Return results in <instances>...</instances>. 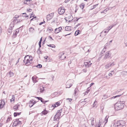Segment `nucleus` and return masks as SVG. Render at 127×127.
<instances>
[{"mask_svg":"<svg viewBox=\"0 0 127 127\" xmlns=\"http://www.w3.org/2000/svg\"><path fill=\"white\" fill-rule=\"evenodd\" d=\"M10 77H12L14 75V73L10 71L8 73Z\"/></svg>","mask_w":127,"mask_h":127,"instance_id":"nucleus-27","label":"nucleus"},{"mask_svg":"<svg viewBox=\"0 0 127 127\" xmlns=\"http://www.w3.org/2000/svg\"><path fill=\"white\" fill-rule=\"evenodd\" d=\"M31 1L30 0H26L24 2V3L25 4H29L30 2Z\"/></svg>","mask_w":127,"mask_h":127,"instance_id":"nucleus-24","label":"nucleus"},{"mask_svg":"<svg viewBox=\"0 0 127 127\" xmlns=\"http://www.w3.org/2000/svg\"><path fill=\"white\" fill-rule=\"evenodd\" d=\"M72 83H69V82H68L67 83V84L66 85V88H69L71 86H72Z\"/></svg>","mask_w":127,"mask_h":127,"instance_id":"nucleus-19","label":"nucleus"},{"mask_svg":"<svg viewBox=\"0 0 127 127\" xmlns=\"http://www.w3.org/2000/svg\"><path fill=\"white\" fill-rule=\"evenodd\" d=\"M107 122V118H106V117L105 118V124Z\"/></svg>","mask_w":127,"mask_h":127,"instance_id":"nucleus-50","label":"nucleus"},{"mask_svg":"<svg viewBox=\"0 0 127 127\" xmlns=\"http://www.w3.org/2000/svg\"><path fill=\"white\" fill-rule=\"evenodd\" d=\"M125 124V122L121 120L118 121L116 124L115 125V127H122Z\"/></svg>","mask_w":127,"mask_h":127,"instance_id":"nucleus-5","label":"nucleus"},{"mask_svg":"<svg viewBox=\"0 0 127 127\" xmlns=\"http://www.w3.org/2000/svg\"><path fill=\"white\" fill-rule=\"evenodd\" d=\"M90 91V90H87V91L85 93H84V95H86L88 94V93H89V92Z\"/></svg>","mask_w":127,"mask_h":127,"instance_id":"nucleus-46","label":"nucleus"},{"mask_svg":"<svg viewBox=\"0 0 127 127\" xmlns=\"http://www.w3.org/2000/svg\"><path fill=\"white\" fill-rule=\"evenodd\" d=\"M36 103V101L33 99H32L30 101V104H32L31 105V107H32L34 105L35 103Z\"/></svg>","mask_w":127,"mask_h":127,"instance_id":"nucleus-18","label":"nucleus"},{"mask_svg":"<svg viewBox=\"0 0 127 127\" xmlns=\"http://www.w3.org/2000/svg\"><path fill=\"white\" fill-rule=\"evenodd\" d=\"M125 44L126 46H127V39L125 41Z\"/></svg>","mask_w":127,"mask_h":127,"instance_id":"nucleus-47","label":"nucleus"},{"mask_svg":"<svg viewBox=\"0 0 127 127\" xmlns=\"http://www.w3.org/2000/svg\"><path fill=\"white\" fill-rule=\"evenodd\" d=\"M40 100H41V102H43V103H45V102H44V101H43L42 100V99H40Z\"/></svg>","mask_w":127,"mask_h":127,"instance_id":"nucleus-61","label":"nucleus"},{"mask_svg":"<svg viewBox=\"0 0 127 127\" xmlns=\"http://www.w3.org/2000/svg\"><path fill=\"white\" fill-rule=\"evenodd\" d=\"M47 46L49 47H52V48H55V46L53 44L49 45H48Z\"/></svg>","mask_w":127,"mask_h":127,"instance_id":"nucleus-38","label":"nucleus"},{"mask_svg":"<svg viewBox=\"0 0 127 127\" xmlns=\"http://www.w3.org/2000/svg\"><path fill=\"white\" fill-rule=\"evenodd\" d=\"M97 102L96 100H95L94 101V103L93 105V108H96L97 107Z\"/></svg>","mask_w":127,"mask_h":127,"instance_id":"nucleus-25","label":"nucleus"},{"mask_svg":"<svg viewBox=\"0 0 127 127\" xmlns=\"http://www.w3.org/2000/svg\"><path fill=\"white\" fill-rule=\"evenodd\" d=\"M113 27V26H110L107 27V30L109 31Z\"/></svg>","mask_w":127,"mask_h":127,"instance_id":"nucleus-37","label":"nucleus"},{"mask_svg":"<svg viewBox=\"0 0 127 127\" xmlns=\"http://www.w3.org/2000/svg\"><path fill=\"white\" fill-rule=\"evenodd\" d=\"M12 30H11L8 29V32L9 33V34H11V32H12Z\"/></svg>","mask_w":127,"mask_h":127,"instance_id":"nucleus-41","label":"nucleus"},{"mask_svg":"<svg viewBox=\"0 0 127 127\" xmlns=\"http://www.w3.org/2000/svg\"><path fill=\"white\" fill-rule=\"evenodd\" d=\"M62 29V28L61 27H60L58 28H56L54 31V32L55 33H57L60 32Z\"/></svg>","mask_w":127,"mask_h":127,"instance_id":"nucleus-13","label":"nucleus"},{"mask_svg":"<svg viewBox=\"0 0 127 127\" xmlns=\"http://www.w3.org/2000/svg\"><path fill=\"white\" fill-rule=\"evenodd\" d=\"M21 21V19H19L17 20V23H18L20 22Z\"/></svg>","mask_w":127,"mask_h":127,"instance_id":"nucleus-57","label":"nucleus"},{"mask_svg":"<svg viewBox=\"0 0 127 127\" xmlns=\"http://www.w3.org/2000/svg\"><path fill=\"white\" fill-rule=\"evenodd\" d=\"M42 67V65L40 64H38L37 66H36V67L39 68H40L41 67Z\"/></svg>","mask_w":127,"mask_h":127,"instance_id":"nucleus-43","label":"nucleus"},{"mask_svg":"<svg viewBox=\"0 0 127 127\" xmlns=\"http://www.w3.org/2000/svg\"><path fill=\"white\" fill-rule=\"evenodd\" d=\"M92 63H91V61L86 60L84 62V65L86 67H88L91 66Z\"/></svg>","mask_w":127,"mask_h":127,"instance_id":"nucleus-10","label":"nucleus"},{"mask_svg":"<svg viewBox=\"0 0 127 127\" xmlns=\"http://www.w3.org/2000/svg\"><path fill=\"white\" fill-rule=\"evenodd\" d=\"M4 101L1 100L0 101V107L1 108H2L5 105Z\"/></svg>","mask_w":127,"mask_h":127,"instance_id":"nucleus-15","label":"nucleus"},{"mask_svg":"<svg viewBox=\"0 0 127 127\" xmlns=\"http://www.w3.org/2000/svg\"><path fill=\"white\" fill-rule=\"evenodd\" d=\"M101 123L100 121H99L98 123H97L96 127H100L101 125Z\"/></svg>","mask_w":127,"mask_h":127,"instance_id":"nucleus-29","label":"nucleus"},{"mask_svg":"<svg viewBox=\"0 0 127 127\" xmlns=\"http://www.w3.org/2000/svg\"><path fill=\"white\" fill-rule=\"evenodd\" d=\"M13 27L14 26H10L9 28L8 29L12 30L13 29Z\"/></svg>","mask_w":127,"mask_h":127,"instance_id":"nucleus-45","label":"nucleus"},{"mask_svg":"<svg viewBox=\"0 0 127 127\" xmlns=\"http://www.w3.org/2000/svg\"><path fill=\"white\" fill-rule=\"evenodd\" d=\"M78 91V89L77 88H76L74 90V94L75 95L77 93V92Z\"/></svg>","mask_w":127,"mask_h":127,"instance_id":"nucleus-39","label":"nucleus"},{"mask_svg":"<svg viewBox=\"0 0 127 127\" xmlns=\"http://www.w3.org/2000/svg\"><path fill=\"white\" fill-rule=\"evenodd\" d=\"M19 107L20 105H16L13 107V109L14 110H19Z\"/></svg>","mask_w":127,"mask_h":127,"instance_id":"nucleus-17","label":"nucleus"},{"mask_svg":"<svg viewBox=\"0 0 127 127\" xmlns=\"http://www.w3.org/2000/svg\"><path fill=\"white\" fill-rule=\"evenodd\" d=\"M19 30L18 29H16V30L15 32H14V34L15 35H16L19 32Z\"/></svg>","mask_w":127,"mask_h":127,"instance_id":"nucleus-33","label":"nucleus"},{"mask_svg":"<svg viewBox=\"0 0 127 127\" xmlns=\"http://www.w3.org/2000/svg\"><path fill=\"white\" fill-rule=\"evenodd\" d=\"M48 56H45V57H44V58L46 59H47V58H48Z\"/></svg>","mask_w":127,"mask_h":127,"instance_id":"nucleus-64","label":"nucleus"},{"mask_svg":"<svg viewBox=\"0 0 127 127\" xmlns=\"http://www.w3.org/2000/svg\"><path fill=\"white\" fill-rule=\"evenodd\" d=\"M80 32V31L79 30H78L76 31L75 34V35H78L79 33V32Z\"/></svg>","mask_w":127,"mask_h":127,"instance_id":"nucleus-32","label":"nucleus"},{"mask_svg":"<svg viewBox=\"0 0 127 127\" xmlns=\"http://www.w3.org/2000/svg\"><path fill=\"white\" fill-rule=\"evenodd\" d=\"M29 32L31 33H33L34 31V29L32 27H31L29 29Z\"/></svg>","mask_w":127,"mask_h":127,"instance_id":"nucleus-20","label":"nucleus"},{"mask_svg":"<svg viewBox=\"0 0 127 127\" xmlns=\"http://www.w3.org/2000/svg\"><path fill=\"white\" fill-rule=\"evenodd\" d=\"M54 13H52L47 16L46 18L48 21H49L52 19L53 17Z\"/></svg>","mask_w":127,"mask_h":127,"instance_id":"nucleus-11","label":"nucleus"},{"mask_svg":"<svg viewBox=\"0 0 127 127\" xmlns=\"http://www.w3.org/2000/svg\"><path fill=\"white\" fill-rule=\"evenodd\" d=\"M57 107L58 106L60 105L61 104V103L59 102H58L56 103L55 104Z\"/></svg>","mask_w":127,"mask_h":127,"instance_id":"nucleus-36","label":"nucleus"},{"mask_svg":"<svg viewBox=\"0 0 127 127\" xmlns=\"http://www.w3.org/2000/svg\"><path fill=\"white\" fill-rule=\"evenodd\" d=\"M11 120V117H8L6 120V122H9V121Z\"/></svg>","mask_w":127,"mask_h":127,"instance_id":"nucleus-42","label":"nucleus"},{"mask_svg":"<svg viewBox=\"0 0 127 127\" xmlns=\"http://www.w3.org/2000/svg\"><path fill=\"white\" fill-rule=\"evenodd\" d=\"M59 14L61 15L63 14L65 12V10L63 7H61L59 8L58 10Z\"/></svg>","mask_w":127,"mask_h":127,"instance_id":"nucleus-8","label":"nucleus"},{"mask_svg":"<svg viewBox=\"0 0 127 127\" xmlns=\"http://www.w3.org/2000/svg\"><path fill=\"white\" fill-rule=\"evenodd\" d=\"M21 122L19 121V119H16L13 123V126H16L18 124H21Z\"/></svg>","mask_w":127,"mask_h":127,"instance_id":"nucleus-12","label":"nucleus"},{"mask_svg":"<svg viewBox=\"0 0 127 127\" xmlns=\"http://www.w3.org/2000/svg\"><path fill=\"white\" fill-rule=\"evenodd\" d=\"M94 84V83H92L90 85L89 87H91L92 85H93Z\"/></svg>","mask_w":127,"mask_h":127,"instance_id":"nucleus-56","label":"nucleus"},{"mask_svg":"<svg viewBox=\"0 0 127 127\" xmlns=\"http://www.w3.org/2000/svg\"><path fill=\"white\" fill-rule=\"evenodd\" d=\"M105 49L106 48H104L102 51V53H105Z\"/></svg>","mask_w":127,"mask_h":127,"instance_id":"nucleus-48","label":"nucleus"},{"mask_svg":"<svg viewBox=\"0 0 127 127\" xmlns=\"http://www.w3.org/2000/svg\"><path fill=\"white\" fill-rule=\"evenodd\" d=\"M45 22L44 21H43V22H40L39 23V25H41L43 24H45Z\"/></svg>","mask_w":127,"mask_h":127,"instance_id":"nucleus-44","label":"nucleus"},{"mask_svg":"<svg viewBox=\"0 0 127 127\" xmlns=\"http://www.w3.org/2000/svg\"><path fill=\"white\" fill-rule=\"evenodd\" d=\"M104 59L106 60L110 58L111 56V54L110 51L106 52L103 55Z\"/></svg>","mask_w":127,"mask_h":127,"instance_id":"nucleus-6","label":"nucleus"},{"mask_svg":"<svg viewBox=\"0 0 127 127\" xmlns=\"http://www.w3.org/2000/svg\"><path fill=\"white\" fill-rule=\"evenodd\" d=\"M44 90V87L40 86L37 89V93L39 94L42 93Z\"/></svg>","mask_w":127,"mask_h":127,"instance_id":"nucleus-9","label":"nucleus"},{"mask_svg":"<svg viewBox=\"0 0 127 127\" xmlns=\"http://www.w3.org/2000/svg\"><path fill=\"white\" fill-rule=\"evenodd\" d=\"M84 4L83 3H82L80 5V8H82V9H83L84 7Z\"/></svg>","mask_w":127,"mask_h":127,"instance_id":"nucleus-31","label":"nucleus"},{"mask_svg":"<svg viewBox=\"0 0 127 127\" xmlns=\"http://www.w3.org/2000/svg\"><path fill=\"white\" fill-rule=\"evenodd\" d=\"M122 74L124 75H126L127 74V71H123L122 72Z\"/></svg>","mask_w":127,"mask_h":127,"instance_id":"nucleus-40","label":"nucleus"},{"mask_svg":"<svg viewBox=\"0 0 127 127\" xmlns=\"http://www.w3.org/2000/svg\"><path fill=\"white\" fill-rule=\"evenodd\" d=\"M32 9L30 8H28L27 9V12H31L32 11Z\"/></svg>","mask_w":127,"mask_h":127,"instance_id":"nucleus-34","label":"nucleus"},{"mask_svg":"<svg viewBox=\"0 0 127 127\" xmlns=\"http://www.w3.org/2000/svg\"><path fill=\"white\" fill-rule=\"evenodd\" d=\"M67 100H68L70 102L71 101H72V99L71 98H67L66 99Z\"/></svg>","mask_w":127,"mask_h":127,"instance_id":"nucleus-52","label":"nucleus"},{"mask_svg":"<svg viewBox=\"0 0 127 127\" xmlns=\"http://www.w3.org/2000/svg\"><path fill=\"white\" fill-rule=\"evenodd\" d=\"M72 28L70 27L67 26L65 27V30L66 31H71Z\"/></svg>","mask_w":127,"mask_h":127,"instance_id":"nucleus-21","label":"nucleus"},{"mask_svg":"<svg viewBox=\"0 0 127 127\" xmlns=\"http://www.w3.org/2000/svg\"><path fill=\"white\" fill-rule=\"evenodd\" d=\"M120 96V95H117V96H115L113 97L114 98H115L116 97H117L119 96Z\"/></svg>","mask_w":127,"mask_h":127,"instance_id":"nucleus-59","label":"nucleus"},{"mask_svg":"<svg viewBox=\"0 0 127 127\" xmlns=\"http://www.w3.org/2000/svg\"><path fill=\"white\" fill-rule=\"evenodd\" d=\"M49 37L50 38V39H52V40H53V39H52V37L50 36H49Z\"/></svg>","mask_w":127,"mask_h":127,"instance_id":"nucleus-63","label":"nucleus"},{"mask_svg":"<svg viewBox=\"0 0 127 127\" xmlns=\"http://www.w3.org/2000/svg\"><path fill=\"white\" fill-rule=\"evenodd\" d=\"M48 30L51 32L53 30V29L51 28H48Z\"/></svg>","mask_w":127,"mask_h":127,"instance_id":"nucleus-51","label":"nucleus"},{"mask_svg":"<svg viewBox=\"0 0 127 127\" xmlns=\"http://www.w3.org/2000/svg\"><path fill=\"white\" fill-rule=\"evenodd\" d=\"M114 65L113 62H110L106 64L104 66V69L106 70H108L112 66Z\"/></svg>","mask_w":127,"mask_h":127,"instance_id":"nucleus-7","label":"nucleus"},{"mask_svg":"<svg viewBox=\"0 0 127 127\" xmlns=\"http://www.w3.org/2000/svg\"><path fill=\"white\" fill-rule=\"evenodd\" d=\"M125 103L124 101H118L115 105V109L117 111L122 109L124 107Z\"/></svg>","mask_w":127,"mask_h":127,"instance_id":"nucleus-1","label":"nucleus"},{"mask_svg":"<svg viewBox=\"0 0 127 127\" xmlns=\"http://www.w3.org/2000/svg\"><path fill=\"white\" fill-rule=\"evenodd\" d=\"M21 113V112L18 113H16L15 112L14 113V116L15 117L17 116L18 115H19Z\"/></svg>","mask_w":127,"mask_h":127,"instance_id":"nucleus-35","label":"nucleus"},{"mask_svg":"<svg viewBox=\"0 0 127 127\" xmlns=\"http://www.w3.org/2000/svg\"><path fill=\"white\" fill-rule=\"evenodd\" d=\"M65 17V20L67 22L71 21L73 20V17L71 15L68 13L66 14Z\"/></svg>","mask_w":127,"mask_h":127,"instance_id":"nucleus-4","label":"nucleus"},{"mask_svg":"<svg viewBox=\"0 0 127 127\" xmlns=\"http://www.w3.org/2000/svg\"><path fill=\"white\" fill-rule=\"evenodd\" d=\"M98 5V4H96V5H94L93 6L94 7H93V8H95V6H97V5Z\"/></svg>","mask_w":127,"mask_h":127,"instance_id":"nucleus-60","label":"nucleus"},{"mask_svg":"<svg viewBox=\"0 0 127 127\" xmlns=\"http://www.w3.org/2000/svg\"><path fill=\"white\" fill-rule=\"evenodd\" d=\"M52 107H53V108H53L57 107V106H56V105H55V104L52 105Z\"/></svg>","mask_w":127,"mask_h":127,"instance_id":"nucleus-54","label":"nucleus"},{"mask_svg":"<svg viewBox=\"0 0 127 127\" xmlns=\"http://www.w3.org/2000/svg\"><path fill=\"white\" fill-rule=\"evenodd\" d=\"M24 59V62L26 65L28 66L32 63V58L31 56L26 55Z\"/></svg>","mask_w":127,"mask_h":127,"instance_id":"nucleus-2","label":"nucleus"},{"mask_svg":"<svg viewBox=\"0 0 127 127\" xmlns=\"http://www.w3.org/2000/svg\"><path fill=\"white\" fill-rule=\"evenodd\" d=\"M62 111V110L61 109L58 111L56 115L55 116L54 118V121H57L59 120L61 116V114Z\"/></svg>","mask_w":127,"mask_h":127,"instance_id":"nucleus-3","label":"nucleus"},{"mask_svg":"<svg viewBox=\"0 0 127 127\" xmlns=\"http://www.w3.org/2000/svg\"><path fill=\"white\" fill-rule=\"evenodd\" d=\"M106 31H105L104 32L105 33H107L109 31L107 29H106Z\"/></svg>","mask_w":127,"mask_h":127,"instance_id":"nucleus-53","label":"nucleus"},{"mask_svg":"<svg viewBox=\"0 0 127 127\" xmlns=\"http://www.w3.org/2000/svg\"><path fill=\"white\" fill-rule=\"evenodd\" d=\"M36 98L38 99V100H40V99H42V98L40 97H36Z\"/></svg>","mask_w":127,"mask_h":127,"instance_id":"nucleus-55","label":"nucleus"},{"mask_svg":"<svg viewBox=\"0 0 127 127\" xmlns=\"http://www.w3.org/2000/svg\"><path fill=\"white\" fill-rule=\"evenodd\" d=\"M19 17V16L18 15H15L13 18V22H14V23H15V22L16 21H17V20L18 19V18Z\"/></svg>","mask_w":127,"mask_h":127,"instance_id":"nucleus-16","label":"nucleus"},{"mask_svg":"<svg viewBox=\"0 0 127 127\" xmlns=\"http://www.w3.org/2000/svg\"><path fill=\"white\" fill-rule=\"evenodd\" d=\"M80 23L78 24L76 26H77V27H78L80 25Z\"/></svg>","mask_w":127,"mask_h":127,"instance_id":"nucleus-62","label":"nucleus"},{"mask_svg":"<svg viewBox=\"0 0 127 127\" xmlns=\"http://www.w3.org/2000/svg\"><path fill=\"white\" fill-rule=\"evenodd\" d=\"M48 112L45 109L41 112V114L42 115H45L47 114Z\"/></svg>","mask_w":127,"mask_h":127,"instance_id":"nucleus-22","label":"nucleus"},{"mask_svg":"<svg viewBox=\"0 0 127 127\" xmlns=\"http://www.w3.org/2000/svg\"><path fill=\"white\" fill-rule=\"evenodd\" d=\"M32 81L34 83L37 82V81L35 79V78L34 77H32Z\"/></svg>","mask_w":127,"mask_h":127,"instance_id":"nucleus-30","label":"nucleus"},{"mask_svg":"<svg viewBox=\"0 0 127 127\" xmlns=\"http://www.w3.org/2000/svg\"><path fill=\"white\" fill-rule=\"evenodd\" d=\"M15 99V97L14 95H12V98L10 99V102H14Z\"/></svg>","mask_w":127,"mask_h":127,"instance_id":"nucleus-28","label":"nucleus"},{"mask_svg":"<svg viewBox=\"0 0 127 127\" xmlns=\"http://www.w3.org/2000/svg\"><path fill=\"white\" fill-rule=\"evenodd\" d=\"M23 14L22 16L24 18H27V19L28 18V16L26 14V13H24L22 14Z\"/></svg>","mask_w":127,"mask_h":127,"instance_id":"nucleus-26","label":"nucleus"},{"mask_svg":"<svg viewBox=\"0 0 127 127\" xmlns=\"http://www.w3.org/2000/svg\"><path fill=\"white\" fill-rule=\"evenodd\" d=\"M42 40V37H41V38H40V39L39 41V44H38L39 45H40V44H41Z\"/></svg>","mask_w":127,"mask_h":127,"instance_id":"nucleus-49","label":"nucleus"},{"mask_svg":"<svg viewBox=\"0 0 127 127\" xmlns=\"http://www.w3.org/2000/svg\"><path fill=\"white\" fill-rule=\"evenodd\" d=\"M91 124L92 126L94 125V119L93 118H92L91 119Z\"/></svg>","mask_w":127,"mask_h":127,"instance_id":"nucleus-23","label":"nucleus"},{"mask_svg":"<svg viewBox=\"0 0 127 127\" xmlns=\"http://www.w3.org/2000/svg\"><path fill=\"white\" fill-rule=\"evenodd\" d=\"M112 75V73H109L108 74V75L110 76H111Z\"/></svg>","mask_w":127,"mask_h":127,"instance_id":"nucleus-58","label":"nucleus"},{"mask_svg":"<svg viewBox=\"0 0 127 127\" xmlns=\"http://www.w3.org/2000/svg\"><path fill=\"white\" fill-rule=\"evenodd\" d=\"M64 53L63 52H61L60 54L61 56L60 57V59H64L65 58V56H64Z\"/></svg>","mask_w":127,"mask_h":127,"instance_id":"nucleus-14","label":"nucleus"}]
</instances>
